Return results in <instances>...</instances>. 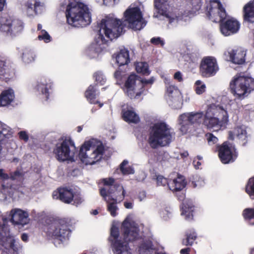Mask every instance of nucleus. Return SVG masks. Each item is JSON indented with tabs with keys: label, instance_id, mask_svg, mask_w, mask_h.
I'll list each match as a JSON object with an SVG mask.
<instances>
[{
	"label": "nucleus",
	"instance_id": "nucleus-13",
	"mask_svg": "<svg viewBox=\"0 0 254 254\" xmlns=\"http://www.w3.org/2000/svg\"><path fill=\"white\" fill-rule=\"evenodd\" d=\"M218 156L222 163L228 164L236 160L237 153L233 144L225 142L219 147Z\"/></svg>",
	"mask_w": 254,
	"mask_h": 254
},
{
	"label": "nucleus",
	"instance_id": "nucleus-47",
	"mask_svg": "<svg viewBox=\"0 0 254 254\" xmlns=\"http://www.w3.org/2000/svg\"><path fill=\"white\" fill-rule=\"evenodd\" d=\"M72 201H73V204L74 205L77 206L83 201V199L79 192L74 191L73 195V198H72Z\"/></svg>",
	"mask_w": 254,
	"mask_h": 254
},
{
	"label": "nucleus",
	"instance_id": "nucleus-10",
	"mask_svg": "<svg viewBox=\"0 0 254 254\" xmlns=\"http://www.w3.org/2000/svg\"><path fill=\"white\" fill-rule=\"evenodd\" d=\"M153 79H141L134 74H130L125 83V91L130 98H138L144 91V86L151 84Z\"/></svg>",
	"mask_w": 254,
	"mask_h": 254
},
{
	"label": "nucleus",
	"instance_id": "nucleus-52",
	"mask_svg": "<svg viewBox=\"0 0 254 254\" xmlns=\"http://www.w3.org/2000/svg\"><path fill=\"white\" fill-rule=\"evenodd\" d=\"M156 182L158 186H164L166 185H168V184L169 183V182L168 181L166 178L161 175L157 177Z\"/></svg>",
	"mask_w": 254,
	"mask_h": 254
},
{
	"label": "nucleus",
	"instance_id": "nucleus-51",
	"mask_svg": "<svg viewBox=\"0 0 254 254\" xmlns=\"http://www.w3.org/2000/svg\"><path fill=\"white\" fill-rule=\"evenodd\" d=\"M206 137L208 143L210 145H212L217 143L218 141V138L212 133H207L206 134Z\"/></svg>",
	"mask_w": 254,
	"mask_h": 254
},
{
	"label": "nucleus",
	"instance_id": "nucleus-58",
	"mask_svg": "<svg viewBox=\"0 0 254 254\" xmlns=\"http://www.w3.org/2000/svg\"><path fill=\"white\" fill-rule=\"evenodd\" d=\"M103 182L107 186H112L114 182V180L112 178L104 179L103 180Z\"/></svg>",
	"mask_w": 254,
	"mask_h": 254
},
{
	"label": "nucleus",
	"instance_id": "nucleus-12",
	"mask_svg": "<svg viewBox=\"0 0 254 254\" xmlns=\"http://www.w3.org/2000/svg\"><path fill=\"white\" fill-rule=\"evenodd\" d=\"M24 23L20 19L9 16L0 17V31L16 35L24 29Z\"/></svg>",
	"mask_w": 254,
	"mask_h": 254
},
{
	"label": "nucleus",
	"instance_id": "nucleus-60",
	"mask_svg": "<svg viewBox=\"0 0 254 254\" xmlns=\"http://www.w3.org/2000/svg\"><path fill=\"white\" fill-rule=\"evenodd\" d=\"M146 197V194L145 191H140L137 195V198L139 199V201H142L145 200Z\"/></svg>",
	"mask_w": 254,
	"mask_h": 254
},
{
	"label": "nucleus",
	"instance_id": "nucleus-22",
	"mask_svg": "<svg viewBox=\"0 0 254 254\" xmlns=\"http://www.w3.org/2000/svg\"><path fill=\"white\" fill-rule=\"evenodd\" d=\"M205 115L202 112H192L183 114L180 115L181 121H187L190 124H200L203 119L204 121ZM204 125V124L203 123Z\"/></svg>",
	"mask_w": 254,
	"mask_h": 254
},
{
	"label": "nucleus",
	"instance_id": "nucleus-28",
	"mask_svg": "<svg viewBox=\"0 0 254 254\" xmlns=\"http://www.w3.org/2000/svg\"><path fill=\"white\" fill-rule=\"evenodd\" d=\"M229 56L228 60L237 64H242L245 62V56L246 54L244 51L241 50H231L227 52Z\"/></svg>",
	"mask_w": 254,
	"mask_h": 254
},
{
	"label": "nucleus",
	"instance_id": "nucleus-34",
	"mask_svg": "<svg viewBox=\"0 0 254 254\" xmlns=\"http://www.w3.org/2000/svg\"><path fill=\"white\" fill-rule=\"evenodd\" d=\"M85 96L90 103L94 104L99 103V107L103 106V104L100 103L96 100V89L92 85L88 87L85 93Z\"/></svg>",
	"mask_w": 254,
	"mask_h": 254
},
{
	"label": "nucleus",
	"instance_id": "nucleus-30",
	"mask_svg": "<svg viewBox=\"0 0 254 254\" xmlns=\"http://www.w3.org/2000/svg\"><path fill=\"white\" fill-rule=\"evenodd\" d=\"M50 87V86L47 84L46 80L40 79L37 81L34 89L38 94H41L46 100H47L50 95L49 91V88Z\"/></svg>",
	"mask_w": 254,
	"mask_h": 254
},
{
	"label": "nucleus",
	"instance_id": "nucleus-2",
	"mask_svg": "<svg viewBox=\"0 0 254 254\" xmlns=\"http://www.w3.org/2000/svg\"><path fill=\"white\" fill-rule=\"evenodd\" d=\"M211 103L208 105L205 112L204 125L213 131L218 130L228 121L227 110L230 109L234 101L229 96H222L214 103V98H209Z\"/></svg>",
	"mask_w": 254,
	"mask_h": 254
},
{
	"label": "nucleus",
	"instance_id": "nucleus-64",
	"mask_svg": "<svg viewBox=\"0 0 254 254\" xmlns=\"http://www.w3.org/2000/svg\"><path fill=\"white\" fill-rule=\"evenodd\" d=\"M204 180L202 178H200L199 179V180H198L197 182H194V186L195 187H201V186H203L204 185Z\"/></svg>",
	"mask_w": 254,
	"mask_h": 254
},
{
	"label": "nucleus",
	"instance_id": "nucleus-38",
	"mask_svg": "<svg viewBox=\"0 0 254 254\" xmlns=\"http://www.w3.org/2000/svg\"><path fill=\"white\" fill-rule=\"evenodd\" d=\"M168 4V0H155L154 1L155 8L162 14L166 11Z\"/></svg>",
	"mask_w": 254,
	"mask_h": 254
},
{
	"label": "nucleus",
	"instance_id": "nucleus-55",
	"mask_svg": "<svg viewBox=\"0 0 254 254\" xmlns=\"http://www.w3.org/2000/svg\"><path fill=\"white\" fill-rule=\"evenodd\" d=\"M22 173L20 171L16 170L14 172L10 174V178L12 180H16L22 177Z\"/></svg>",
	"mask_w": 254,
	"mask_h": 254
},
{
	"label": "nucleus",
	"instance_id": "nucleus-14",
	"mask_svg": "<svg viewBox=\"0 0 254 254\" xmlns=\"http://www.w3.org/2000/svg\"><path fill=\"white\" fill-rule=\"evenodd\" d=\"M207 15L213 22H219L226 18V13L220 2L213 0L210 1Z\"/></svg>",
	"mask_w": 254,
	"mask_h": 254
},
{
	"label": "nucleus",
	"instance_id": "nucleus-11",
	"mask_svg": "<svg viewBox=\"0 0 254 254\" xmlns=\"http://www.w3.org/2000/svg\"><path fill=\"white\" fill-rule=\"evenodd\" d=\"M125 22L129 28L140 30L146 24L140 8L135 5H130L124 12Z\"/></svg>",
	"mask_w": 254,
	"mask_h": 254
},
{
	"label": "nucleus",
	"instance_id": "nucleus-35",
	"mask_svg": "<svg viewBox=\"0 0 254 254\" xmlns=\"http://www.w3.org/2000/svg\"><path fill=\"white\" fill-rule=\"evenodd\" d=\"M116 61L119 66L127 64L129 62L128 51L126 49L121 50L116 56Z\"/></svg>",
	"mask_w": 254,
	"mask_h": 254
},
{
	"label": "nucleus",
	"instance_id": "nucleus-1",
	"mask_svg": "<svg viewBox=\"0 0 254 254\" xmlns=\"http://www.w3.org/2000/svg\"><path fill=\"white\" fill-rule=\"evenodd\" d=\"M123 30V25L119 19L111 16L103 19L94 42L86 50V55L90 59L98 58L106 49L107 42L118 37Z\"/></svg>",
	"mask_w": 254,
	"mask_h": 254
},
{
	"label": "nucleus",
	"instance_id": "nucleus-31",
	"mask_svg": "<svg viewBox=\"0 0 254 254\" xmlns=\"http://www.w3.org/2000/svg\"><path fill=\"white\" fill-rule=\"evenodd\" d=\"M14 75L13 69L10 65L3 60L0 59V79H8L12 77Z\"/></svg>",
	"mask_w": 254,
	"mask_h": 254
},
{
	"label": "nucleus",
	"instance_id": "nucleus-3",
	"mask_svg": "<svg viewBox=\"0 0 254 254\" xmlns=\"http://www.w3.org/2000/svg\"><path fill=\"white\" fill-rule=\"evenodd\" d=\"M143 226H140L127 217L123 222L122 229L124 232V242L116 241L113 246L114 254H133L132 250L129 247L127 243L134 241L139 237Z\"/></svg>",
	"mask_w": 254,
	"mask_h": 254
},
{
	"label": "nucleus",
	"instance_id": "nucleus-56",
	"mask_svg": "<svg viewBox=\"0 0 254 254\" xmlns=\"http://www.w3.org/2000/svg\"><path fill=\"white\" fill-rule=\"evenodd\" d=\"M118 0H96L97 2L102 3L106 5H111L115 3Z\"/></svg>",
	"mask_w": 254,
	"mask_h": 254
},
{
	"label": "nucleus",
	"instance_id": "nucleus-6",
	"mask_svg": "<svg viewBox=\"0 0 254 254\" xmlns=\"http://www.w3.org/2000/svg\"><path fill=\"white\" fill-rule=\"evenodd\" d=\"M104 152L103 143L93 138L85 141L82 145L79 157L80 161L85 165H93L101 159Z\"/></svg>",
	"mask_w": 254,
	"mask_h": 254
},
{
	"label": "nucleus",
	"instance_id": "nucleus-29",
	"mask_svg": "<svg viewBox=\"0 0 254 254\" xmlns=\"http://www.w3.org/2000/svg\"><path fill=\"white\" fill-rule=\"evenodd\" d=\"M244 19L245 21L254 22V0L247 3L243 7Z\"/></svg>",
	"mask_w": 254,
	"mask_h": 254
},
{
	"label": "nucleus",
	"instance_id": "nucleus-8",
	"mask_svg": "<svg viewBox=\"0 0 254 254\" xmlns=\"http://www.w3.org/2000/svg\"><path fill=\"white\" fill-rule=\"evenodd\" d=\"M44 231L49 237L62 242L68 239L70 233L65 221L61 219L51 221L45 226Z\"/></svg>",
	"mask_w": 254,
	"mask_h": 254
},
{
	"label": "nucleus",
	"instance_id": "nucleus-62",
	"mask_svg": "<svg viewBox=\"0 0 254 254\" xmlns=\"http://www.w3.org/2000/svg\"><path fill=\"white\" fill-rule=\"evenodd\" d=\"M9 178V176L4 173L2 169H0V178L3 180H7Z\"/></svg>",
	"mask_w": 254,
	"mask_h": 254
},
{
	"label": "nucleus",
	"instance_id": "nucleus-9",
	"mask_svg": "<svg viewBox=\"0 0 254 254\" xmlns=\"http://www.w3.org/2000/svg\"><path fill=\"white\" fill-rule=\"evenodd\" d=\"M56 157L59 161L74 162L77 156V150L73 143L69 139L58 142L54 150Z\"/></svg>",
	"mask_w": 254,
	"mask_h": 254
},
{
	"label": "nucleus",
	"instance_id": "nucleus-17",
	"mask_svg": "<svg viewBox=\"0 0 254 254\" xmlns=\"http://www.w3.org/2000/svg\"><path fill=\"white\" fill-rule=\"evenodd\" d=\"M23 8L26 15L32 18L42 14L45 10L44 3L39 0H27L25 2Z\"/></svg>",
	"mask_w": 254,
	"mask_h": 254
},
{
	"label": "nucleus",
	"instance_id": "nucleus-50",
	"mask_svg": "<svg viewBox=\"0 0 254 254\" xmlns=\"http://www.w3.org/2000/svg\"><path fill=\"white\" fill-rule=\"evenodd\" d=\"M38 38L39 40H43L46 43L51 41V36L45 30H42L40 32Z\"/></svg>",
	"mask_w": 254,
	"mask_h": 254
},
{
	"label": "nucleus",
	"instance_id": "nucleus-27",
	"mask_svg": "<svg viewBox=\"0 0 254 254\" xmlns=\"http://www.w3.org/2000/svg\"><path fill=\"white\" fill-rule=\"evenodd\" d=\"M235 137L242 141L246 140L248 135L244 126L237 127L233 131H229V138L231 139H234Z\"/></svg>",
	"mask_w": 254,
	"mask_h": 254
},
{
	"label": "nucleus",
	"instance_id": "nucleus-37",
	"mask_svg": "<svg viewBox=\"0 0 254 254\" xmlns=\"http://www.w3.org/2000/svg\"><path fill=\"white\" fill-rule=\"evenodd\" d=\"M243 215L245 220L251 225H254V208H246L243 210Z\"/></svg>",
	"mask_w": 254,
	"mask_h": 254
},
{
	"label": "nucleus",
	"instance_id": "nucleus-39",
	"mask_svg": "<svg viewBox=\"0 0 254 254\" xmlns=\"http://www.w3.org/2000/svg\"><path fill=\"white\" fill-rule=\"evenodd\" d=\"M135 69L137 72L143 74L148 75L149 74L148 65L146 62H138L135 64Z\"/></svg>",
	"mask_w": 254,
	"mask_h": 254
},
{
	"label": "nucleus",
	"instance_id": "nucleus-32",
	"mask_svg": "<svg viewBox=\"0 0 254 254\" xmlns=\"http://www.w3.org/2000/svg\"><path fill=\"white\" fill-rule=\"evenodd\" d=\"M181 209V214L184 216L186 219L190 220L192 219L194 206L191 201L186 200L184 202Z\"/></svg>",
	"mask_w": 254,
	"mask_h": 254
},
{
	"label": "nucleus",
	"instance_id": "nucleus-48",
	"mask_svg": "<svg viewBox=\"0 0 254 254\" xmlns=\"http://www.w3.org/2000/svg\"><path fill=\"white\" fill-rule=\"evenodd\" d=\"M179 124L180 126V130L182 134H186L189 129V122L185 121H181L180 120V116L178 119Z\"/></svg>",
	"mask_w": 254,
	"mask_h": 254
},
{
	"label": "nucleus",
	"instance_id": "nucleus-25",
	"mask_svg": "<svg viewBox=\"0 0 254 254\" xmlns=\"http://www.w3.org/2000/svg\"><path fill=\"white\" fill-rule=\"evenodd\" d=\"M106 194L110 196V198H114L116 202H121L125 196L126 190L121 185H116L110 190H106Z\"/></svg>",
	"mask_w": 254,
	"mask_h": 254
},
{
	"label": "nucleus",
	"instance_id": "nucleus-7",
	"mask_svg": "<svg viewBox=\"0 0 254 254\" xmlns=\"http://www.w3.org/2000/svg\"><path fill=\"white\" fill-rule=\"evenodd\" d=\"M229 89L236 99L242 100L254 89V78L236 74L230 80Z\"/></svg>",
	"mask_w": 254,
	"mask_h": 254
},
{
	"label": "nucleus",
	"instance_id": "nucleus-49",
	"mask_svg": "<svg viewBox=\"0 0 254 254\" xmlns=\"http://www.w3.org/2000/svg\"><path fill=\"white\" fill-rule=\"evenodd\" d=\"M119 234L118 228L113 225L111 229V236L114 239L112 240L113 245L116 241H120L121 242H123L122 240L118 239Z\"/></svg>",
	"mask_w": 254,
	"mask_h": 254
},
{
	"label": "nucleus",
	"instance_id": "nucleus-24",
	"mask_svg": "<svg viewBox=\"0 0 254 254\" xmlns=\"http://www.w3.org/2000/svg\"><path fill=\"white\" fill-rule=\"evenodd\" d=\"M100 193L104 199L107 203V210L110 212V215L113 217H115L118 214L119 209L117 203L114 198H110V196L106 194V189L102 188L100 189Z\"/></svg>",
	"mask_w": 254,
	"mask_h": 254
},
{
	"label": "nucleus",
	"instance_id": "nucleus-26",
	"mask_svg": "<svg viewBox=\"0 0 254 254\" xmlns=\"http://www.w3.org/2000/svg\"><path fill=\"white\" fill-rule=\"evenodd\" d=\"M14 92L12 89L3 91L0 94V107L10 105L14 101Z\"/></svg>",
	"mask_w": 254,
	"mask_h": 254
},
{
	"label": "nucleus",
	"instance_id": "nucleus-46",
	"mask_svg": "<svg viewBox=\"0 0 254 254\" xmlns=\"http://www.w3.org/2000/svg\"><path fill=\"white\" fill-rule=\"evenodd\" d=\"M159 214L160 217L164 220H167L171 216V211L170 208H166L160 210Z\"/></svg>",
	"mask_w": 254,
	"mask_h": 254
},
{
	"label": "nucleus",
	"instance_id": "nucleus-54",
	"mask_svg": "<svg viewBox=\"0 0 254 254\" xmlns=\"http://www.w3.org/2000/svg\"><path fill=\"white\" fill-rule=\"evenodd\" d=\"M18 135L20 139L23 140L25 142L28 141L29 139V136L26 131H21L18 132Z\"/></svg>",
	"mask_w": 254,
	"mask_h": 254
},
{
	"label": "nucleus",
	"instance_id": "nucleus-21",
	"mask_svg": "<svg viewBox=\"0 0 254 254\" xmlns=\"http://www.w3.org/2000/svg\"><path fill=\"white\" fill-rule=\"evenodd\" d=\"M74 191L72 190L67 188H60L53 193L54 199H60L62 201L69 203L72 201Z\"/></svg>",
	"mask_w": 254,
	"mask_h": 254
},
{
	"label": "nucleus",
	"instance_id": "nucleus-45",
	"mask_svg": "<svg viewBox=\"0 0 254 254\" xmlns=\"http://www.w3.org/2000/svg\"><path fill=\"white\" fill-rule=\"evenodd\" d=\"M194 89L197 95L203 93L206 90V85L201 80H197L194 83Z\"/></svg>",
	"mask_w": 254,
	"mask_h": 254
},
{
	"label": "nucleus",
	"instance_id": "nucleus-43",
	"mask_svg": "<svg viewBox=\"0 0 254 254\" xmlns=\"http://www.w3.org/2000/svg\"><path fill=\"white\" fill-rule=\"evenodd\" d=\"M150 242L142 244L139 248V254H153L154 250Z\"/></svg>",
	"mask_w": 254,
	"mask_h": 254
},
{
	"label": "nucleus",
	"instance_id": "nucleus-16",
	"mask_svg": "<svg viewBox=\"0 0 254 254\" xmlns=\"http://www.w3.org/2000/svg\"><path fill=\"white\" fill-rule=\"evenodd\" d=\"M182 95L181 91L174 85H169L166 89V99L170 106L181 108L183 105Z\"/></svg>",
	"mask_w": 254,
	"mask_h": 254
},
{
	"label": "nucleus",
	"instance_id": "nucleus-15",
	"mask_svg": "<svg viewBox=\"0 0 254 254\" xmlns=\"http://www.w3.org/2000/svg\"><path fill=\"white\" fill-rule=\"evenodd\" d=\"M219 70L216 59L213 57H205L201 60L200 71L203 76L214 75Z\"/></svg>",
	"mask_w": 254,
	"mask_h": 254
},
{
	"label": "nucleus",
	"instance_id": "nucleus-63",
	"mask_svg": "<svg viewBox=\"0 0 254 254\" xmlns=\"http://www.w3.org/2000/svg\"><path fill=\"white\" fill-rule=\"evenodd\" d=\"M9 178V176L4 173L2 169H0V178L3 180H7Z\"/></svg>",
	"mask_w": 254,
	"mask_h": 254
},
{
	"label": "nucleus",
	"instance_id": "nucleus-41",
	"mask_svg": "<svg viewBox=\"0 0 254 254\" xmlns=\"http://www.w3.org/2000/svg\"><path fill=\"white\" fill-rule=\"evenodd\" d=\"M128 162L124 160L120 165V170L124 175L133 174L134 170L131 166H128Z\"/></svg>",
	"mask_w": 254,
	"mask_h": 254
},
{
	"label": "nucleus",
	"instance_id": "nucleus-20",
	"mask_svg": "<svg viewBox=\"0 0 254 254\" xmlns=\"http://www.w3.org/2000/svg\"><path fill=\"white\" fill-rule=\"evenodd\" d=\"M170 180L168 187L173 191H179L183 190L186 185V182L184 176L177 173H173L170 176Z\"/></svg>",
	"mask_w": 254,
	"mask_h": 254
},
{
	"label": "nucleus",
	"instance_id": "nucleus-33",
	"mask_svg": "<svg viewBox=\"0 0 254 254\" xmlns=\"http://www.w3.org/2000/svg\"><path fill=\"white\" fill-rule=\"evenodd\" d=\"M124 120L128 123H137L139 121L138 115L132 109H128L123 112Z\"/></svg>",
	"mask_w": 254,
	"mask_h": 254
},
{
	"label": "nucleus",
	"instance_id": "nucleus-36",
	"mask_svg": "<svg viewBox=\"0 0 254 254\" xmlns=\"http://www.w3.org/2000/svg\"><path fill=\"white\" fill-rule=\"evenodd\" d=\"M186 238L182 241V244L187 246H192L196 240L197 235L193 229L188 231L186 234Z\"/></svg>",
	"mask_w": 254,
	"mask_h": 254
},
{
	"label": "nucleus",
	"instance_id": "nucleus-61",
	"mask_svg": "<svg viewBox=\"0 0 254 254\" xmlns=\"http://www.w3.org/2000/svg\"><path fill=\"white\" fill-rule=\"evenodd\" d=\"M123 73L122 71L118 70L114 74L115 77L117 80H121L123 78Z\"/></svg>",
	"mask_w": 254,
	"mask_h": 254
},
{
	"label": "nucleus",
	"instance_id": "nucleus-40",
	"mask_svg": "<svg viewBox=\"0 0 254 254\" xmlns=\"http://www.w3.org/2000/svg\"><path fill=\"white\" fill-rule=\"evenodd\" d=\"M35 55L33 51L26 50L23 53L22 60L26 64H29L34 62L35 60Z\"/></svg>",
	"mask_w": 254,
	"mask_h": 254
},
{
	"label": "nucleus",
	"instance_id": "nucleus-18",
	"mask_svg": "<svg viewBox=\"0 0 254 254\" xmlns=\"http://www.w3.org/2000/svg\"><path fill=\"white\" fill-rule=\"evenodd\" d=\"M240 27V23L233 18L227 20L220 25V31L225 36L236 33L239 30Z\"/></svg>",
	"mask_w": 254,
	"mask_h": 254
},
{
	"label": "nucleus",
	"instance_id": "nucleus-57",
	"mask_svg": "<svg viewBox=\"0 0 254 254\" xmlns=\"http://www.w3.org/2000/svg\"><path fill=\"white\" fill-rule=\"evenodd\" d=\"M167 18L170 25H176L178 23V18L177 17L168 16Z\"/></svg>",
	"mask_w": 254,
	"mask_h": 254
},
{
	"label": "nucleus",
	"instance_id": "nucleus-23",
	"mask_svg": "<svg viewBox=\"0 0 254 254\" xmlns=\"http://www.w3.org/2000/svg\"><path fill=\"white\" fill-rule=\"evenodd\" d=\"M12 135L10 128L6 125L0 122V159L4 153L3 145L7 141V139Z\"/></svg>",
	"mask_w": 254,
	"mask_h": 254
},
{
	"label": "nucleus",
	"instance_id": "nucleus-44",
	"mask_svg": "<svg viewBox=\"0 0 254 254\" xmlns=\"http://www.w3.org/2000/svg\"><path fill=\"white\" fill-rule=\"evenodd\" d=\"M246 191L250 196L254 197V177L249 179L246 187Z\"/></svg>",
	"mask_w": 254,
	"mask_h": 254
},
{
	"label": "nucleus",
	"instance_id": "nucleus-53",
	"mask_svg": "<svg viewBox=\"0 0 254 254\" xmlns=\"http://www.w3.org/2000/svg\"><path fill=\"white\" fill-rule=\"evenodd\" d=\"M150 42L151 43L156 45H160L161 46H163L164 45V42L163 40L161 39L160 37H154L152 38Z\"/></svg>",
	"mask_w": 254,
	"mask_h": 254
},
{
	"label": "nucleus",
	"instance_id": "nucleus-4",
	"mask_svg": "<svg viewBox=\"0 0 254 254\" xmlns=\"http://www.w3.org/2000/svg\"><path fill=\"white\" fill-rule=\"evenodd\" d=\"M66 17L67 23L76 28L85 27L91 22V13L87 5L80 1H73L67 6Z\"/></svg>",
	"mask_w": 254,
	"mask_h": 254
},
{
	"label": "nucleus",
	"instance_id": "nucleus-59",
	"mask_svg": "<svg viewBox=\"0 0 254 254\" xmlns=\"http://www.w3.org/2000/svg\"><path fill=\"white\" fill-rule=\"evenodd\" d=\"M174 78L179 82L183 81L182 74L180 71H177L175 73Z\"/></svg>",
	"mask_w": 254,
	"mask_h": 254
},
{
	"label": "nucleus",
	"instance_id": "nucleus-19",
	"mask_svg": "<svg viewBox=\"0 0 254 254\" xmlns=\"http://www.w3.org/2000/svg\"><path fill=\"white\" fill-rule=\"evenodd\" d=\"M11 221L13 224L24 225L29 221V214L26 211L18 208L11 210Z\"/></svg>",
	"mask_w": 254,
	"mask_h": 254
},
{
	"label": "nucleus",
	"instance_id": "nucleus-42",
	"mask_svg": "<svg viewBox=\"0 0 254 254\" xmlns=\"http://www.w3.org/2000/svg\"><path fill=\"white\" fill-rule=\"evenodd\" d=\"M93 76L97 85H103L106 82V77L102 71H98L96 72Z\"/></svg>",
	"mask_w": 254,
	"mask_h": 254
},
{
	"label": "nucleus",
	"instance_id": "nucleus-5",
	"mask_svg": "<svg viewBox=\"0 0 254 254\" xmlns=\"http://www.w3.org/2000/svg\"><path fill=\"white\" fill-rule=\"evenodd\" d=\"M174 138L171 128L165 123L158 122L150 127L148 143L153 148L169 145Z\"/></svg>",
	"mask_w": 254,
	"mask_h": 254
}]
</instances>
